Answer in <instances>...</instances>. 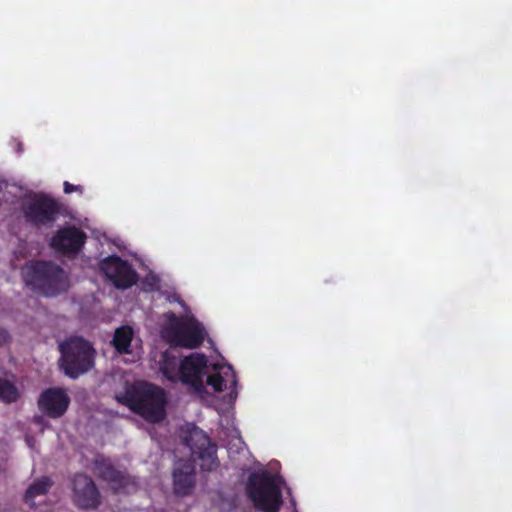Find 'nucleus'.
<instances>
[{
  "mask_svg": "<svg viewBox=\"0 0 512 512\" xmlns=\"http://www.w3.org/2000/svg\"><path fill=\"white\" fill-rule=\"evenodd\" d=\"M21 211L32 227H52L60 214L61 205L44 193H36L22 203Z\"/></svg>",
  "mask_w": 512,
  "mask_h": 512,
  "instance_id": "5",
  "label": "nucleus"
},
{
  "mask_svg": "<svg viewBox=\"0 0 512 512\" xmlns=\"http://www.w3.org/2000/svg\"><path fill=\"white\" fill-rule=\"evenodd\" d=\"M53 485V481L48 476H43L35 480L26 490L24 501L30 506H34V499L37 496L45 495L48 493Z\"/></svg>",
  "mask_w": 512,
  "mask_h": 512,
  "instance_id": "17",
  "label": "nucleus"
},
{
  "mask_svg": "<svg viewBox=\"0 0 512 512\" xmlns=\"http://www.w3.org/2000/svg\"><path fill=\"white\" fill-rule=\"evenodd\" d=\"M75 504L81 509H97L101 504V495L93 479L84 474H75L72 479Z\"/></svg>",
  "mask_w": 512,
  "mask_h": 512,
  "instance_id": "10",
  "label": "nucleus"
},
{
  "mask_svg": "<svg viewBox=\"0 0 512 512\" xmlns=\"http://www.w3.org/2000/svg\"><path fill=\"white\" fill-rule=\"evenodd\" d=\"M37 404L44 415L57 419L66 413L70 404V397L63 388H48L40 394Z\"/></svg>",
  "mask_w": 512,
  "mask_h": 512,
  "instance_id": "11",
  "label": "nucleus"
},
{
  "mask_svg": "<svg viewBox=\"0 0 512 512\" xmlns=\"http://www.w3.org/2000/svg\"><path fill=\"white\" fill-rule=\"evenodd\" d=\"M118 401L151 423L161 422L166 416L165 391L148 382H136L127 387L125 394L119 397Z\"/></svg>",
  "mask_w": 512,
  "mask_h": 512,
  "instance_id": "1",
  "label": "nucleus"
},
{
  "mask_svg": "<svg viewBox=\"0 0 512 512\" xmlns=\"http://www.w3.org/2000/svg\"><path fill=\"white\" fill-rule=\"evenodd\" d=\"M237 377L231 365H215L214 373L207 377V385L211 386L215 392H222L229 389V399L237 398Z\"/></svg>",
  "mask_w": 512,
  "mask_h": 512,
  "instance_id": "13",
  "label": "nucleus"
},
{
  "mask_svg": "<svg viewBox=\"0 0 512 512\" xmlns=\"http://www.w3.org/2000/svg\"><path fill=\"white\" fill-rule=\"evenodd\" d=\"M95 469L98 476L107 481L114 490L124 489L130 484V477L118 469L105 459H97L95 461Z\"/></svg>",
  "mask_w": 512,
  "mask_h": 512,
  "instance_id": "15",
  "label": "nucleus"
},
{
  "mask_svg": "<svg viewBox=\"0 0 512 512\" xmlns=\"http://www.w3.org/2000/svg\"><path fill=\"white\" fill-rule=\"evenodd\" d=\"M63 187H64V193H66V194H70L72 192H80V193L83 192L82 186L71 184L68 181L64 182Z\"/></svg>",
  "mask_w": 512,
  "mask_h": 512,
  "instance_id": "20",
  "label": "nucleus"
},
{
  "mask_svg": "<svg viewBox=\"0 0 512 512\" xmlns=\"http://www.w3.org/2000/svg\"><path fill=\"white\" fill-rule=\"evenodd\" d=\"M43 421H44L43 416H35L34 417V423H36V424H42Z\"/></svg>",
  "mask_w": 512,
  "mask_h": 512,
  "instance_id": "22",
  "label": "nucleus"
},
{
  "mask_svg": "<svg viewBox=\"0 0 512 512\" xmlns=\"http://www.w3.org/2000/svg\"><path fill=\"white\" fill-rule=\"evenodd\" d=\"M100 270L118 289H128L138 280V274L132 265L117 255L103 259L100 262Z\"/></svg>",
  "mask_w": 512,
  "mask_h": 512,
  "instance_id": "8",
  "label": "nucleus"
},
{
  "mask_svg": "<svg viewBox=\"0 0 512 512\" xmlns=\"http://www.w3.org/2000/svg\"><path fill=\"white\" fill-rule=\"evenodd\" d=\"M86 240L87 235L82 229L69 225L58 229L51 237L49 245L63 256H74L82 251Z\"/></svg>",
  "mask_w": 512,
  "mask_h": 512,
  "instance_id": "9",
  "label": "nucleus"
},
{
  "mask_svg": "<svg viewBox=\"0 0 512 512\" xmlns=\"http://www.w3.org/2000/svg\"><path fill=\"white\" fill-rule=\"evenodd\" d=\"M246 492L254 507L263 512H278L283 504L280 487L268 472L252 473Z\"/></svg>",
  "mask_w": 512,
  "mask_h": 512,
  "instance_id": "4",
  "label": "nucleus"
},
{
  "mask_svg": "<svg viewBox=\"0 0 512 512\" xmlns=\"http://www.w3.org/2000/svg\"><path fill=\"white\" fill-rule=\"evenodd\" d=\"M185 444L190 448L191 455L200 460L201 470L210 472L218 467L217 448L204 431L194 427L185 437Z\"/></svg>",
  "mask_w": 512,
  "mask_h": 512,
  "instance_id": "7",
  "label": "nucleus"
},
{
  "mask_svg": "<svg viewBox=\"0 0 512 512\" xmlns=\"http://www.w3.org/2000/svg\"><path fill=\"white\" fill-rule=\"evenodd\" d=\"M166 334L171 344L195 349L203 344L207 333L204 326L195 318L177 317L171 313Z\"/></svg>",
  "mask_w": 512,
  "mask_h": 512,
  "instance_id": "6",
  "label": "nucleus"
},
{
  "mask_svg": "<svg viewBox=\"0 0 512 512\" xmlns=\"http://www.w3.org/2000/svg\"><path fill=\"white\" fill-rule=\"evenodd\" d=\"M207 366V358L204 354L193 353L185 357L179 366L180 380L195 389L203 387V374Z\"/></svg>",
  "mask_w": 512,
  "mask_h": 512,
  "instance_id": "12",
  "label": "nucleus"
},
{
  "mask_svg": "<svg viewBox=\"0 0 512 512\" xmlns=\"http://www.w3.org/2000/svg\"><path fill=\"white\" fill-rule=\"evenodd\" d=\"M179 366L180 364L175 356L164 353L160 370L169 381L177 382L180 380Z\"/></svg>",
  "mask_w": 512,
  "mask_h": 512,
  "instance_id": "18",
  "label": "nucleus"
},
{
  "mask_svg": "<svg viewBox=\"0 0 512 512\" xmlns=\"http://www.w3.org/2000/svg\"><path fill=\"white\" fill-rule=\"evenodd\" d=\"M59 352V367L71 379L79 378L94 367L96 351L83 337L65 339L59 344Z\"/></svg>",
  "mask_w": 512,
  "mask_h": 512,
  "instance_id": "3",
  "label": "nucleus"
},
{
  "mask_svg": "<svg viewBox=\"0 0 512 512\" xmlns=\"http://www.w3.org/2000/svg\"><path fill=\"white\" fill-rule=\"evenodd\" d=\"M195 483V465L191 460L180 459L173 470V489L176 495H189Z\"/></svg>",
  "mask_w": 512,
  "mask_h": 512,
  "instance_id": "14",
  "label": "nucleus"
},
{
  "mask_svg": "<svg viewBox=\"0 0 512 512\" xmlns=\"http://www.w3.org/2000/svg\"><path fill=\"white\" fill-rule=\"evenodd\" d=\"M19 391L17 387L6 379H0V401L11 404L18 400Z\"/></svg>",
  "mask_w": 512,
  "mask_h": 512,
  "instance_id": "19",
  "label": "nucleus"
},
{
  "mask_svg": "<svg viewBox=\"0 0 512 512\" xmlns=\"http://www.w3.org/2000/svg\"><path fill=\"white\" fill-rule=\"evenodd\" d=\"M9 338V333L5 329L0 328V347L4 346Z\"/></svg>",
  "mask_w": 512,
  "mask_h": 512,
  "instance_id": "21",
  "label": "nucleus"
},
{
  "mask_svg": "<svg viewBox=\"0 0 512 512\" xmlns=\"http://www.w3.org/2000/svg\"><path fill=\"white\" fill-rule=\"evenodd\" d=\"M23 278L31 289L44 296L66 292L69 278L65 270L52 261L35 260L23 268Z\"/></svg>",
  "mask_w": 512,
  "mask_h": 512,
  "instance_id": "2",
  "label": "nucleus"
},
{
  "mask_svg": "<svg viewBox=\"0 0 512 512\" xmlns=\"http://www.w3.org/2000/svg\"><path fill=\"white\" fill-rule=\"evenodd\" d=\"M133 336L134 331L130 326H121L115 330L111 343L119 354H128Z\"/></svg>",
  "mask_w": 512,
  "mask_h": 512,
  "instance_id": "16",
  "label": "nucleus"
}]
</instances>
